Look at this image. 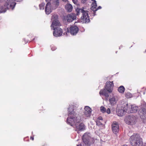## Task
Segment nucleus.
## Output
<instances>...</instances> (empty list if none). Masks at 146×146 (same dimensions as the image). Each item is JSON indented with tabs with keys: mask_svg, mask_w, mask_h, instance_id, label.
Returning <instances> with one entry per match:
<instances>
[{
	"mask_svg": "<svg viewBox=\"0 0 146 146\" xmlns=\"http://www.w3.org/2000/svg\"><path fill=\"white\" fill-rule=\"evenodd\" d=\"M76 108L73 106L72 108V106H70L68 109V117L67 119V122L72 126L75 125V124H79L82 121L80 116L76 117Z\"/></svg>",
	"mask_w": 146,
	"mask_h": 146,
	"instance_id": "1",
	"label": "nucleus"
},
{
	"mask_svg": "<svg viewBox=\"0 0 146 146\" xmlns=\"http://www.w3.org/2000/svg\"><path fill=\"white\" fill-rule=\"evenodd\" d=\"M52 22L51 25V27L52 28L54 31L53 35L56 37L61 36L63 33V30L60 27L61 25L58 20V16L54 15L52 17Z\"/></svg>",
	"mask_w": 146,
	"mask_h": 146,
	"instance_id": "2",
	"label": "nucleus"
},
{
	"mask_svg": "<svg viewBox=\"0 0 146 146\" xmlns=\"http://www.w3.org/2000/svg\"><path fill=\"white\" fill-rule=\"evenodd\" d=\"M141 139L139 134L134 133L129 139L130 143L132 146L141 145L142 141Z\"/></svg>",
	"mask_w": 146,
	"mask_h": 146,
	"instance_id": "3",
	"label": "nucleus"
},
{
	"mask_svg": "<svg viewBox=\"0 0 146 146\" xmlns=\"http://www.w3.org/2000/svg\"><path fill=\"white\" fill-rule=\"evenodd\" d=\"M82 139L84 143L86 145H90L93 142L92 138L90 136V133H85L83 136Z\"/></svg>",
	"mask_w": 146,
	"mask_h": 146,
	"instance_id": "4",
	"label": "nucleus"
},
{
	"mask_svg": "<svg viewBox=\"0 0 146 146\" xmlns=\"http://www.w3.org/2000/svg\"><path fill=\"white\" fill-rule=\"evenodd\" d=\"M79 11V13L81 12L82 13V16L81 17V18L83 22L85 23L89 22L90 20L88 15V11H85L83 9H80Z\"/></svg>",
	"mask_w": 146,
	"mask_h": 146,
	"instance_id": "5",
	"label": "nucleus"
},
{
	"mask_svg": "<svg viewBox=\"0 0 146 146\" xmlns=\"http://www.w3.org/2000/svg\"><path fill=\"white\" fill-rule=\"evenodd\" d=\"M136 118L133 115H130L126 117L125 119V121L127 124L133 125L136 122Z\"/></svg>",
	"mask_w": 146,
	"mask_h": 146,
	"instance_id": "6",
	"label": "nucleus"
},
{
	"mask_svg": "<svg viewBox=\"0 0 146 146\" xmlns=\"http://www.w3.org/2000/svg\"><path fill=\"white\" fill-rule=\"evenodd\" d=\"M114 86L113 81H107L106 83L105 88L109 93H111L113 91Z\"/></svg>",
	"mask_w": 146,
	"mask_h": 146,
	"instance_id": "7",
	"label": "nucleus"
},
{
	"mask_svg": "<svg viewBox=\"0 0 146 146\" xmlns=\"http://www.w3.org/2000/svg\"><path fill=\"white\" fill-rule=\"evenodd\" d=\"M127 109H128V104L122 108L121 109H119L116 112L117 115L119 116H123L125 112H127Z\"/></svg>",
	"mask_w": 146,
	"mask_h": 146,
	"instance_id": "8",
	"label": "nucleus"
},
{
	"mask_svg": "<svg viewBox=\"0 0 146 146\" xmlns=\"http://www.w3.org/2000/svg\"><path fill=\"white\" fill-rule=\"evenodd\" d=\"M67 30L72 35H75L78 33L79 29L76 26H72L69 29L68 28Z\"/></svg>",
	"mask_w": 146,
	"mask_h": 146,
	"instance_id": "9",
	"label": "nucleus"
},
{
	"mask_svg": "<svg viewBox=\"0 0 146 146\" xmlns=\"http://www.w3.org/2000/svg\"><path fill=\"white\" fill-rule=\"evenodd\" d=\"M16 3L15 2V0H7L5 3V6H7L10 9H13Z\"/></svg>",
	"mask_w": 146,
	"mask_h": 146,
	"instance_id": "10",
	"label": "nucleus"
},
{
	"mask_svg": "<svg viewBox=\"0 0 146 146\" xmlns=\"http://www.w3.org/2000/svg\"><path fill=\"white\" fill-rule=\"evenodd\" d=\"M75 130L77 131H82L85 129V126L83 123L79 124H75Z\"/></svg>",
	"mask_w": 146,
	"mask_h": 146,
	"instance_id": "11",
	"label": "nucleus"
},
{
	"mask_svg": "<svg viewBox=\"0 0 146 146\" xmlns=\"http://www.w3.org/2000/svg\"><path fill=\"white\" fill-rule=\"evenodd\" d=\"M139 113L141 118L142 119H145L146 117V109L143 108H141L139 110Z\"/></svg>",
	"mask_w": 146,
	"mask_h": 146,
	"instance_id": "12",
	"label": "nucleus"
},
{
	"mask_svg": "<svg viewBox=\"0 0 146 146\" xmlns=\"http://www.w3.org/2000/svg\"><path fill=\"white\" fill-rule=\"evenodd\" d=\"M84 109V115L87 117H90L91 113V109L88 106H85Z\"/></svg>",
	"mask_w": 146,
	"mask_h": 146,
	"instance_id": "13",
	"label": "nucleus"
},
{
	"mask_svg": "<svg viewBox=\"0 0 146 146\" xmlns=\"http://www.w3.org/2000/svg\"><path fill=\"white\" fill-rule=\"evenodd\" d=\"M111 126L112 130L114 133H116L119 131V125L116 122H113Z\"/></svg>",
	"mask_w": 146,
	"mask_h": 146,
	"instance_id": "14",
	"label": "nucleus"
},
{
	"mask_svg": "<svg viewBox=\"0 0 146 146\" xmlns=\"http://www.w3.org/2000/svg\"><path fill=\"white\" fill-rule=\"evenodd\" d=\"M67 21L69 22H72L76 18V16L75 14L71 13L69 15H67Z\"/></svg>",
	"mask_w": 146,
	"mask_h": 146,
	"instance_id": "15",
	"label": "nucleus"
},
{
	"mask_svg": "<svg viewBox=\"0 0 146 146\" xmlns=\"http://www.w3.org/2000/svg\"><path fill=\"white\" fill-rule=\"evenodd\" d=\"M45 11L46 14L47 15L49 14L51 12V5L50 2L47 3Z\"/></svg>",
	"mask_w": 146,
	"mask_h": 146,
	"instance_id": "16",
	"label": "nucleus"
},
{
	"mask_svg": "<svg viewBox=\"0 0 146 146\" xmlns=\"http://www.w3.org/2000/svg\"><path fill=\"white\" fill-rule=\"evenodd\" d=\"M108 93L105 88L101 89L100 90L99 94L100 96H104L106 98H108L109 96Z\"/></svg>",
	"mask_w": 146,
	"mask_h": 146,
	"instance_id": "17",
	"label": "nucleus"
},
{
	"mask_svg": "<svg viewBox=\"0 0 146 146\" xmlns=\"http://www.w3.org/2000/svg\"><path fill=\"white\" fill-rule=\"evenodd\" d=\"M138 110V108L134 105H131V108L129 110L127 109V112L128 113H133L136 112Z\"/></svg>",
	"mask_w": 146,
	"mask_h": 146,
	"instance_id": "18",
	"label": "nucleus"
},
{
	"mask_svg": "<svg viewBox=\"0 0 146 146\" xmlns=\"http://www.w3.org/2000/svg\"><path fill=\"white\" fill-rule=\"evenodd\" d=\"M97 5H96L94 6V8L93 9H92V5H91V9L93 11V16H95L96 15V11L98 9H101L102 7L101 6H99L98 7V8H97Z\"/></svg>",
	"mask_w": 146,
	"mask_h": 146,
	"instance_id": "19",
	"label": "nucleus"
},
{
	"mask_svg": "<svg viewBox=\"0 0 146 146\" xmlns=\"http://www.w3.org/2000/svg\"><path fill=\"white\" fill-rule=\"evenodd\" d=\"M9 9L10 8L7 6H5V4L4 6H1L0 7V13L5 12L7 9Z\"/></svg>",
	"mask_w": 146,
	"mask_h": 146,
	"instance_id": "20",
	"label": "nucleus"
},
{
	"mask_svg": "<svg viewBox=\"0 0 146 146\" xmlns=\"http://www.w3.org/2000/svg\"><path fill=\"white\" fill-rule=\"evenodd\" d=\"M65 8L68 12H71L72 9V6L70 4H67L65 6Z\"/></svg>",
	"mask_w": 146,
	"mask_h": 146,
	"instance_id": "21",
	"label": "nucleus"
},
{
	"mask_svg": "<svg viewBox=\"0 0 146 146\" xmlns=\"http://www.w3.org/2000/svg\"><path fill=\"white\" fill-rule=\"evenodd\" d=\"M109 102L111 105H114L116 103L115 99L114 97L110 98L109 99Z\"/></svg>",
	"mask_w": 146,
	"mask_h": 146,
	"instance_id": "22",
	"label": "nucleus"
},
{
	"mask_svg": "<svg viewBox=\"0 0 146 146\" xmlns=\"http://www.w3.org/2000/svg\"><path fill=\"white\" fill-rule=\"evenodd\" d=\"M117 90L119 93L122 94L124 92L125 89L123 86H121L118 88Z\"/></svg>",
	"mask_w": 146,
	"mask_h": 146,
	"instance_id": "23",
	"label": "nucleus"
},
{
	"mask_svg": "<svg viewBox=\"0 0 146 146\" xmlns=\"http://www.w3.org/2000/svg\"><path fill=\"white\" fill-rule=\"evenodd\" d=\"M125 96L127 98H131L132 97V95L130 92H127L125 93Z\"/></svg>",
	"mask_w": 146,
	"mask_h": 146,
	"instance_id": "24",
	"label": "nucleus"
},
{
	"mask_svg": "<svg viewBox=\"0 0 146 146\" xmlns=\"http://www.w3.org/2000/svg\"><path fill=\"white\" fill-rule=\"evenodd\" d=\"M45 4L44 3H41L39 5V7L40 9L43 10L44 9V7L45 5Z\"/></svg>",
	"mask_w": 146,
	"mask_h": 146,
	"instance_id": "25",
	"label": "nucleus"
},
{
	"mask_svg": "<svg viewBox=\"0 0 146 146\" xmlns=\"http://www.w3.org/2000/svg\"><path fill=\"white\" fill-rule=\"evenodd\" d=\"M54 5H55V7L56 8H57L59 5V1H55L54 2Z\"/></svg>",
	"mask_w": 146,
	"mask_h": 146,
	"instance_id": "26",
	"label": "nucleus"
},
{
	"mask_svg": "<svg viewBox=\"0 0 146 146\" xmlns=\"http://www.w3.org/2000/svg\"><path fill=\"white\" fill-rule=\"evenodd\" d=\"M100 110L103 113L105 112L106 111V108L103 106H102L101 107Z\"/></svg>",
	"mask_w": 146,
	"mask_h": 146,
	"instance_id": "27",
	"label": "nucleus"
},
{
	"mask_svg": "<svg viewBox=\"0 0 146 146\" xmlns=\"http://www.w3.org/2000/svg\"><path fill=\"white\" fill-rule=\"evenodd\" d=\"M93 1V2L92 3V4L91 5H92V9H93V7H94V6H96V0H92Z\"/></svg>",
	"mask_w": 146,
	"mask_h": 146,
	"instance_id": "28",
	"label": "nucleus"
},
{
	"mask_svg": "<svg viewBox=\"0 0 146 146\" xmlns=\"http://www.w3.org/2000/svg\"><path fill=\"white\" fill-rule=\"evenodd\" d=\"M106 112H107L108 114H110L111 112L110 110V109H109V108H108L107 110H106Z\"/></svg>",
	"mask_w": 146,
	"mask_h": 146,
	"instance_id": "29",
	"label": "nucleus"
},
{
	"mask_svg": "<svg viewBox=\"0 0 146 146\" xmlns=\"http://www.w3.org/2000/svg\"><path fill=\"white\" fill-rule=\"evenodd\" d=\"M96 124L98 125H99L102 124V123L100 122V121H97L96 122Z\"/></svg>",
	"mask_w": 146,
	"mask_h": 146,
	"instance_id": "30",
	"label": "nucleus"
},
{
	"mask_svg": "<svg viewBox=\"0 0 146 146\" xmlns=\"http://www.w3.org/2000/svg\"><path fill=\"white\" fill-rule=\"evenodd\" d=\"M73 3L75 4H76L77 3V0H72Z\"/></svg>",
	"mask_w": 146,
	"mask_h": 146,
	"instance_id": "31",
	"label": "nucleus"
},
{
	"mask_svg": "<svg viewBox=\"0 0 146 146\" xmlns=\"http://www.w3.org/2000/svg\"><path fill=\"white\" fill-rule=\"evenodd\" d=\"M98 120H102L103 118L102 117H99L98 118Z\"/></svg>",
	"mask_w": 146,
	"mask_h": 146,
	"instance_id": "32",
	"label": "nucleus"
},
{
	"mask_svg": "<svg viewBox=\"0 0 146 146\" xmlns=\"http://www.w3.org/2000/svg\"><path fill=\"white\" fill-rule=\"evenodd\" d=\"M30 139L32 140H34V137H33V136H31L30 137Z\"/></svg>",
	"mask_w": 146,
	"mask_h": 146,
	"instance_id": "33",
	"label": "nucleus"
},
{
	"mask_svg": "<svg viewBox=\"0 0 146 146\" xmlns=\"http://www.w3.org/2000/svg\"><path fill=\"white\" fill-rule=\"evenodd\" d=\"M46 1L47 3L50 2V1L51 0H45Z\"/></svg>",
	"mask_w": 146,
	"mask_h": 146,
	"instance_id": "34",
	"label": "nucleus"
},
{
	"mask_svg": "<svg viewBox=\"0 0 146 146\" xmlns=\"http://www.w3.org/2000/svg\"><path fill=\"white\" fill-rule=\"evenodd\" d=\"M62 1L64 2H66V1H67V0H62Z\"/></svg>",
	"mask_w": 146,
	"mask_h": 146,
	"instance_id": "35",
	"label": "nucleus"
},
{
	"mask_svg": "<svg viewBox=\"0 0 146 146\" xmlns=\"http://www.w3.org/2000/svg\"><path fill=\"white\" fill-rule=\"evenodd\" d=\"M17 1L20 2L22 1V0H17Z\"/></svg>",
	"mask_w": 146,
	"mask_h": 146,
	"instance_id": "36",
	"label": "nucleus"
},
{
	"mask_svg": "<svg viewBox=\"0 0 146 146\" xmlns=\"http://www.w3.org/2000/svg\"><path fill=\"white\" fill-rule=\"evenodd\" d=\"M77 146H82L81 145V144H80L79 145H77Z\"/></svg>",
	"mask_w": 146,
	"mask_h": 146,
	"instance_id": "37",
	"label": "nucleus"
},
{
	"mask_svg": "<svg viewBox=\"0 0 146 146\" xmlns=\"http://www.w3.org/2000/svg\"><path fill=\"white\" fill-rule=\"evenodd\" d=\"M121 146H127V145H122Z\"/></svg>",
	"mask_w": 146,
	"mask_h": 146,
	"instance_id": "38",
	"label": "nucleus"
},
{
	"mask_svg": "<svg viewBox=\"0 0 146 146\" xmlns=\"http://www.w3.org/2000/svg\"><path fill=\"white\" fill-rule=\"evenodd\" d=\"M145 52H146V50H145Z\"/></svg>",
	"mask_w": 146,
	"mask_h": 146,
	"instance_id": "39",
	"label": "nucleus"
},
{
	"mask_svg": "<svg viewBox=\"0 0 146 146\" xmlns=\"http://www.w3.org/2000/svg\"><path fill=\"white\" fill-rule=\"evenodd\" d=\"M55 1H59V0H55Z\"/></svg>",
	"mask_w": 146,
	"mask_h": 146,
	"instance_id": "40",
	"label": "nucleus"
},
{
	"mask_svg": "<svg viewBox=\"0 0 146 146\" xmlns=\"http://www.w3.org/2000/svg\"><path fill=\"white\" fill-rule=\"evenodd\" d=\"M35 39V38H34V39H33V40H34Z\"/></svg>",
	"mask_w": 146,
	"mask_h": 146,
	"instance_id": "41",
	"label": "nucleus"
},
{
	"mask_svg": "<svg viewBox=\"0 0 146 146\" xmlns=\"http://www.w3.org/2000/svg\"><path fill=\"white\" fill-rule=\"evenodd\" d=\"M146 146V145H144V146Z\"/></svg>",
	"mask_w": 146,
	"mask_h": 146,
	"instance_id": "42",
	"label": "nucleus"
}]
</instances>
